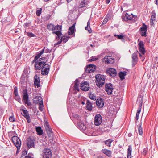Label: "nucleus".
<instances>
[{"label":"nucleus","mask_w":158,"mask_h":158,"mask_svg":"<svg viewBox=\"0 0 158 158\" xmlns=\"http://www.w3.org/2000/svg\"><path fill=\"white\" fill-rule=\"evenodd\" d=\"M122 18L123 21H127L128 20H132L134 21L137 19V16L133 15L132 14H129L127 13H123L122 15Z\"/></svg>","instance_id":"1"},{"label":"nucleus","mask_w":158,"mask_h":158,"mask_svg":"<svg viewBox=\"0 0 158 158\" xmlns=\"http://www.w3.org/2000/svg\"><path fill=\"white\" fill-rule=\"evenodd\" d=\"M96 84L99 87H101L104 84V81L106 79V77L104 75L99 74L96 76Z\"/></svg>","instance_id":"2"},{"label":"nucleus","mask_w":158,"mask_h":158,"mask_svg":"<svg viewBox=\"0 0 158 158\" xmlns=\"http://www.w3.org/2000/svg\"><path fill=\"white\" fill-rule=\"evenodd\" d=\"M23 95V99L25 104L29 106L31 105V103L28 101V95L27 94V91L26 89H24L22 92Z\"/></svg>","instance_id":"3"},{"label":"nucleus","mask_w":158,"mask_h":158,"mask_svg":"<svg viewBox=\"0 0 158 158\" xmlns=\"http://www.w3.org/2000/svg\"><path fill=\"white\" fill-rule=\"evenodd\" d=\"M46 62L44 61H41L38 60L35 64V69L36 70H39L42 69L44 65L45 64Z\"/></svg>","instance_id":"4"},{"label":"nucleus","mask_w":158,"mask_h":158,"mask_svg":"<svg viewBox=\"0 0 158 158\" xmlns=\"http://www.w3.org/2000/svg\"><path fill=\"white\" fill-rule=\"evenodd\" d=\"M113 89V85L112 84L109 83L105 84V90L108 95H111Z\"/></svg>","instance_id":"5"},{"label":"nucleus","mask_w":158,"mask_h":158,"mask_svg":"<svg viewBox=\"0 0 158 158\" xmlns=\"http://www.w3.org/2000/svg\"><path fill=\"white\" fill-rule=\"evenodd\" d=\"M12 140L17 148H19L21 145V142L19 139L16 136H13L12 138Z\"/></svg>","instance_id":"6"},{"label":"nucleus","mask_w":158,"mask_h":158,"mask_svg":"<svg viewBox=\"0 0 158 158\" xmlns=\"http://www.w3.org/2000/svg\"><path fill=\"white\" fill-rule=\"evenodd\" d=\"M50 66L48 64H46L44 65L41 71V74L43 75H46L49 73Z\"/></svg>","instance_id":"7"},{"label":"nucleus","mask_w":158,"mask_h":158,"mask_svg":"<svg viewBox=\"0 0 158 158\" xmlns=\"http://www.w3.org/2000/svg\"><path fill=\"white\" fill-rule=\"evenodd\" d=\"M27 145L28 148H30L32 147H34L35 140L33 137H29L27 138Z\"/></svg>","instance_id":"8"},{"label":"nucleus","mask_w":158,"mask_h":158,"mask_svg":"<svg viewBox=\"0 0 158 158\" xmlns=\"http://www.w3.org/2000/svg\"><path fill=\"white\" fill-rule=\"evenodd\" d=\"M80 87L82 90L85 91H88L89 89V83L87 81L82 82L81 83Z\"/></svg>","instance_id":"9"},{"label":"nucleus","mask_w":158,"mask_h":158,"mask_svg":"<svg viewBox=\"0 0 158 158\" xmlns=\"http://www.w3.org/2000/svg\"><path fill=\"white\" fill-rule=\"evenodd\" d=\"M102 119L101 115L99 114H96L95 117L94 124L96 126H99L102 122Z\"/></svg>","instance_id":"10"},{"label":"nucleus","mask_w":158,"mask_h":158,"mask_svg":"<svg viewBox=\"0 0 158 158\" xmlns=\"http://www.w3.org/2000/svg\"><path fill=\"white\" fill-rule=\"evenodd\" d=\"M43 158H51L52 152L49 149H46L44 150L43 153Z\"/></svg>","instance_id":"11"},{"label":"nucleus","mask_w":158,"mask_h":158,"mask_svg":"<svg viewBox=\"0 0 158 158\" xmlns=\"http://www.w3.org/2000/svg\"><path fill=\"white\" fill-rule=\"evenodd\" d=\"M33 100V102L35 104H39L40 106H43V99L39 96H36Z\"/></svg>","instance_id":"12"},{"label":"nucleus","mask_w":158,"mask_h":158,"mask_svg":"<svg viewBox=\"0 0 158 158\" xmlns=\"http://www.w3.org/2000/svg\"><path fill=\"white\" fill-rule=\"evenodd\" d=\"M139 53L138 51L132 54V65L134 66L137 63L138 61V54Z\"/></svg>","instance_id":"13"},{"label":"nucleus","mask_w":158,"mask_h":158,"mask_svg":"<svg viewBox=\"0 0 158 158\" xmlns=\"http://www.w3.org/2000/svg\"><path fill=\"white\" fill-rule=\"evenodd\" d=\"M27 153L26 150L23 151L20 158H33V154L30 153L27 155Z\"/></svg>","instance_id":"14"},{"label":"nucleus","mask_w":158,"mask_h":158,"mask_svg":"<svg viewBox=\"0 0 158 158\" xmlns=\"http://www.w3.org/2000/svg\"><path fill=\"white\" fill-rule=\"evenodd\" d=\"M106 73L112 77H114L116 75L117 72L114 69L110 68L107 70Z\"/></svg>","instance_id":"15"},{"label":"nucleus","mask_w":158,"mask_h":158,"mask_svg":"<svg viewBox=\"0 0 158 158\" xmlns=\"http://www.w3.org/2000/svg\"><path fill=\"white\" fill-rule=\"evenodd\" d=\"M96 103L98 108H101L104 106V101L101 98H98L96 100Z\"/></svg>","instance_id":"16"},{"label":"nucleus","mask_w":158,"mask_h":158,"mask_svg":"<svg viewBox=\"0 0 158 158\" xmlns=\"http://www.w3.org/2000/svg\"><path fill=\"white\" fill-rule=\"evenodd\" d=\"M34 85L36 86L37 88L40 87V77L37 75H35L34 78Z\"/></svg>","instance_id":"17"},{"label":"nucleus","mask_w":158,"mask_h":158,"mask_svg":"<svg viewBox=\"0 0 158 158\" xmlns=\"http://www.w3.org/2000/svg\"><path fill=\"white\" fill-rule=\"evenodd\" d=\"M110 56H105L103 58V61L106 62L107 64H112L114 62V60L113 59L110 58Z\"/></svg>","instance_id":"18"},{"label":"nucleus","mask_w":158,"mask_h":158,"mask_svg":"<svg viewBox=\"0 0 158 158\" xmlns=\"http://www.w3.org/2000/svg\"><path fill=\"white\" fill-rule=\"evenodd\" d=\"M75 28V25L73 24L72 26L70 27L69 29V31L68 34L69 35H72L74 32V30Z\"/></svg>","instance_id":"19"},{"label":"nucleus","mask_w":158,"mask_h":158,"mask_svg":"<svg viewBox=\"0 0 158 158\" xmlns=\"http://www.w3.org/2000/svg\"><path fill=\"white\" fill-rule=\"evenodd\" d=\"M86 107L88 110L91 111L92 109L93 103L90 102L89 100H87L86 102Z\"/></svg>","instance_id":"20"},{"label":"nucleus","mask_w":158,"mask_h":158,"mask_svg":"<svg viewBox=\"0 0 158 158\" xmlns=\"http://www.w3.org/2000/svg\"><path fill=\"white\" fill-rule=\"evenodd\" d=\"M156 14L155 12L153 11L152 13V15L150 19L151 25H152L154 24L153 21H155Z\"/></svg>","instance_id":"21"},{"label":"nucleus","mask_w":158,"mask_h":158,"mask_svg":"<svg viewBox=\"0 0 158 158\" xmlns=\"http://www.w3.org/2000/svg\"><path fill=\"white\" fill-rule=\"evenodd\" d=\"M102 152L105 154L107 156L110 157L112 155V152L111 151L106 149H104L102 150Z\"/></svg>","instance_id":"22"},{"label":"nucleus","mask_w":158,"mask_h":158,"mask_svg":"<svg viewBox=\"0 0 158 158\" xmlns=\"http://www.w3.org/2000/svg\"><path fill=\"white\" fill-rule=\"evenodd\" d=\"M127 72L126 71H120L119 73V76L121 80H122L125 78V76L126 75Z\"/></svg>","instance_id":"23"},{"label":"nucleus","mask_w":158,"mask_h":158,"mask_svg":"<svg viewBox=\"0 0 158 158\" xmlns=\"http://www.w3.org/2000/svg\"><path fill=\"white\" fill-rule=\"evenodd\" d=\"M132 146L130 145L127 149V158H131Z\"/></svg>","instance_id":"24"},{"label":"nucleus","mask_w":158,"mask_h":158,"mask_svg":"<svg viewBox=\"0 0 158 158\" xmlns=\"http://www.w3.org/2000/svg\"><path fill=\"white\" fill-rule=\"evenodd\" d=\"M53 34H56L57 36H56V39L57 40H59L62 35L61 32L59 31H56L55 32H52Z\"/></svg>","instance_id":"25"},{"label":"nucleus","mask_w":158,"mask_h":158,"mask_svg":"<svg viewBox=\"0 0 158 158\" xmlns=\"http://www.w3.org/2000/svg\"><path fill=\"white\" fill-rule=\"evenodd\" d=\"M36 131L38 135H40L43 134V131L40 127H35Z\"/></svg>","instance_id":"26"},{"label":"nucleus","mask_w":158,"mask_h":158,"mask_svg":"<svg viewBox=\"0 0 158 158\" xmlns=\"http://www.w3.org/2000/svg\"><path fill=\"white\" fill-rule=\"evenodd\" d=\"M21 110L23 112V113H22V114L25 118H27V117H28L29 116L28 111L27 110H25L23 109H22Z\"/></svg>","instance_id":"27"},{"label":"nucleus","mask_w":158,"mask_h":158,"mask_svg":"<svg viewBox=\"0 0 158 158\" xmlns=\"http://www.w3.org/2000/svg\"><path fill=\"white\" fill-rule=\"evenodd\" d=\"M62 25H57V26H54L53 31H59L61 32L62 31Z\"/></svg>","instance_id":"28"},{"label":"nucleus","mask_w":158,"mask_h":158,"mask_svg":"<svg viewBox=\"0 0 158 158\" xmlns=\"http://www.w3.org/2000/svg\"><path fill=\"white\" fill-rule=\"evenodd\" d=\"M45 48L44 47L40 52H38V53L35 57L36 58L38 59L41 56V55L44 52Z\"/></svg>","instance_id":"29"},{"label":"nucleus","mask_w":158,"mask_h":158,"mask_svg":"<svg viewBox=\"0 0 158 158\" xmlns=\"http://www.w3.org/2000/svg\"><path fill=\"white\" fill-rule=\"evenodd\" d=\"M54 25L52 23H50L47 25V28L49 30L52 31V32H55L56 31H53L54 28Z\"/></svg>","instance_id":"30"},{"label":"nucleus","mask_w":158,"mask_h":158,"mask_svg":"<svg viewBox=\"0 0 158 158\" xmlns=\"http://www.w3.org/2000/svg\"><path fill=\"white\" fill-rule=\"evenodd\" d=\"M114 35L115 37H117L118 39L121 40L122 41H123L124 40V36L123 35L122 33H121L119 35H117L114 34Z\"/></svg>","instance_id":"31"},{"label":"nucleus","mask_w":158,"mask_h":158,"mask_svg":"<svg viewBox=\"0 0 158 158\" xmlns=\"http://www.w3.org/2000/svg\"><path fill=\"white\" fill-rule=\"evenodd\" d=\"M90 67H89L88 65L86 66L85 71L86 73H91L93 72L94 71V69H91Z\"/></svg>","instance_id":"32"},{"label":"nucleus","mask_w":158,"mask_h":158,"mask_svg":"<svg viewBox=\"0 0 158 158\" xmlns=\"http://www.w3.org/2000/svg\"><path fill=\"white\" fill-rule=\"evenodd\" d=\"M87 0H84L81 1L80 4L79 5V6L80 8H82L85 6V5H87Z\"/></svg>","instance_id":"33"},{"label":"nucleus","mask_w":158,"mask_h":158,"mask_svg":"<svg viewBox=\"0 0 158 158\" xmlns=\"http://www.w3.org/2000/svg\"><path fill=\"white\" fill-rule=\"evenodd\" d=\"M75 83L74 84V89L75 90L79 91V84H78L79 82L78 80L77 79H76L75 81Z\"/></svg>","instance_id":"34"},{"label":"nucleus","mask_w":158,"mask_h":158,"mask_svg":"<svg viewBox=\"0 0 158 158\" xmlns=\"http://www.w3.org/2000/svg\"><path fill=\"white\" fill-rule=\"evenodd\" d=\"M142 123H141L138 125V132L139 134L140 135H142L143 134V129L141 127Z\"/></svg>","instance_id":"35"},{"label":"nucleus","mask_w":158,"mask_h":158,"mask_svg":"<svg viewBox=\"0 0 158 158\" xmlns=\"http://www.w3.org/2000/svg\"><path fill=\"white\" fill-rule=\"evenodd\" d=\"M147 26L144 23H143L142 26L140 28V31H147Z\"/></svg>","instance_id":"36"},{"label":"nucleus","mask_w":158,"mask_h":158,"mask_svg":"<svg viewBox=\"0 0 158 158\" xmlns=\"http://www.w3.org/2000/svg\"><path fill=\"white\" fill-rule=\"evenodd\" d=\"M89 97L90 99L93 100L95 101L97 99L94 94H92L91 93L89 94Z\"/></svg>","instance_id":"37"},{"label":"nucleus","mask_w":158,"mask_h":158,"mask_svg":"<svg viewBox=\"0 0 158 158\" xmlns=\"http://www.w3.org/2000/svg\"><path fill=\"white\" fill-rule=\"evenodd\" d=\"M138 99H139V100H140V101L139 102H140V103L139 105V108L138 109L141 110L143 102V99L141 97H139Z\"/></svg>","instance_id":"38"},{"label":"nucleus","mask_w":158,"mask_h":158,"mask_svg":"<svg viewBox=\"0 0 158 158\" xmlns=\"http://www.w3.org/2000/svg\"><path fill=\"white\" fill-rule=\"evenodd\" d=\"M112 140L110 139L108 140H106L105 141V144L107 146L110 147V146L111 143L112 142Z\"/></svg>","instance_id":"39"},{"label":"nucleus","mask_w":158,"mask_h":158,"mask_svg":"<svg viewBox=\"0 0 158 158\" xmlns=\"http://www.w3.org/2000/svg\"><path fill=\"white\" fill-rule=\"evenodd\" d=\"M79 129L82 131H85L86 128V126L84 125L83 124L81 123L80 124V126H79Z\"/></svg>","instance_id":"40"},{"label":"nucleus","mask_w":158,"mask_h":158,"mask_svg":"<svg viewBox=\"0 0 158 158\" xmlns=\"http://www.w3.org/2000/svg\"><path fill=\"white\" fill-rule=\"evenodd\" d=\"M138 46L139 48H144L143 42L142 41H140L138 44Z\"/></svg>","instance_id":"41"},{"label":"nucleus","mask_w":158,"mask_h":158,"mask_svg":"<svg viewBox=\"0 0 158 158\" xmlns=\"http://www.w3.org/2000/svg\"><path fill=\"white\" fill-rule=\"evenodd\" d=\"M60 40H61L62 42L63 41V43H65L68 40V38H66L65 36H62L61 37Z\"/></svg>","instance_id":"42"},{"label":"nucleus","mask_w":158,"mask_h":158,"mask_svg":"<svg viewBox=\"0 0 158 158\" xmlns=\"http://www.w3.org/2000/svg\"><path fill=\"white\" fill-rule=\"evenodd\" d=\"M27 35L29 37H35V35L31 32H27Z\"/></svg>","instance_id":"43"},{"label":"nucleus","mask_w":158,"mask_h":158,"mask_svg":"<svg viewBox=\"0 0 158 158\" xmlns=\"http://www.w3.org/2000/svg\"><path fill=\"white\" fill-rule=\"evenodd\" d=\"M15 100H17L19 102L21 103V99L20 98V97L17 95V96H15Z\"/></svg>","instance_id":"44"},{"label":"nucleus","mask_w":158,"mask_h":158,"mask_svg":"<svg viewBox=\"0 0 158 158\" xmlns=\"http://www.w3.org/2000/svg\"><path fill=\"white\" fill-rule=\"evenodd\" d=\"M139 50L140 52L143 54H144L145 53V51L144 48H139Z\"/></svg>","instance_id":"45"},{"label":"nucleus","mask_w":158,"mask_h":158,"mask_svg":"<svg viewBox=\"0 0 158 158\" xmlns=\"http://www.w3.org/2000/svg\"><path fill=\"white\" fill-rule=\"evenodd\" d=\"M14 94L15 96H17V95H18V89L16 87H15L14 88Z\"/></svg>","instance_id":"46"},{"label":"nucleus","mask_w":158,"mask_h":158,"mask_svg":"<svg viewBox=\"0 0 158 158\" xmlns=\"http://www.w3.org/2000/svg\"><path fill=\"white\" fill-rule=\"evenodd\" d=\"M42 9L40 8L39 10H38L36 11V14L37 16H40L41 13Z\"/></svg>","instance_id":"47"},{"label":"nucleus","mask_w":158,"mask_h":158,"mask_svg":"<svg viewBox=\"0 0 158 158\" xmlns=\"http://www.w3.org/2000/svg\"><path fill=\"white\" fill-rule=\"evenodd\" d=\"M141 35L142 36L146 37L147 36V31H140Z\"/></svg>","instance_id":"48"},{"label":"nucleus","mask_w":158,"mask_h":158,"mask_svg":"<svg viewBox=\"0 0 158 158\" xmlns=\"http://www.w3.org/2000/svg\"><path fill=\"white\" fill-rule=\"evenodd\" d=\"M9 120L11 122H14L15 120V118L13 116H11L9 118Z\"/></svg>","instance_id":"49"},{"label":"nucleus","mask_w":158,"mask_h":158,"mask_svg":"<svg viewBox=\"0 0 158 158\" xmlns=\"http://www.w3.org/2000/svg\"><path fill=\"white\" fill-rule=\"evenodd\" d=\"M89 67H90L91 69H94L95 70L96 66L93 64H89L88 65Z\"/></svg>","instance_id":"50"},{"label":"nucleus","mask_w":158,"mask_h":158,"mask_svg":"<svg viewBox=\"0 0 158 158\" xmlns=\"http://www.w3.org/2000/svg\"><path fill=\"white\" fill-rule=\"evenodd\" d=\"M31 23H25L24 24V27H28L30 26L31 25Z\"/></svg>","instance_id":"51"},{"label":"nucleus","mask_w":158,"mask_h":158,"mask_svg":"<svg viewBox=\"0 0 158 158\" xmlns=\"http://www.w3.org/2000/svg\"><path fill=\"white\" fill-rule=\"evenodd\" d=\"M46 130L48 132H49V133H51L52 131V129H51V128H50V127H49L48 128H46Z\"/></svg>","instance_id":"52"},{"label":"nucleus","mask_w":158,"mask_h":158,"mask_svg":"<svg viewBox=\"0 0 158 158\" xmlns=\"http://www.w3.org/2000/svg\"><path fill=\"white\" fill-rule=\"evenodd\" d=\"M89 27H88V26L85 27V29L86 30H88V32H89V33H91L92 32L90 28V30H89Z\"/></svg>","instance_id":"53"},{"label":"nucleus","mask_w":158,"mask_h":158,"mask_svg":"<svg viewBox=\"0 0 158 158\" xmlns=\"http://www.w3.org/2000/svg\"><path fill=\"white\" fill-rule=\"evenodd\" d=\"M45 57H42L41 58H39L38 60H40L42 61H44V62H46L47 61L46 60V61L45 60Z\"/></svg>","instance_id":"54"},{"label":"nucleus","mask_w":158,"mask_h":158,"mask_svg":"<svg viewBox=\"0 0 158 158\" xmlns=\"http://www.w3.org/2000/svg\"><path fill=\"white\" fill-rule=\"evenodd\" d=\"M45 129L48 128L49 127H50V126L49 125V124L48 122H46L45 123Z\"/></svg>","instance_id":"55"},{"label":"nucleus","mask_w":158,"mask_h":158,"mask_svg":"<svg viewBox=\"0 0 158 158\" xmlns=\"http://www.w3.org/2000/svg\"><path fill=\"white\" fill-rule=\"evenodd\" d=\"M52 51V49H49L48 48H47L45 50V52L46 53H48V52H50Z\"/></svg>","instance_id":"56"},{"label":"nucleus","mask_w":158,"mask_h":158,"mask_svg":"<svg viewBox=\"0 0 158 158\" xmlns=\"http://www.w3.org/2000/svg\"><path fill=\"white\" fill-rule=\"evenodd\" d=\"M27 120V122L28 123H30L31 122V119H30V116L28 117H27V118H25Z\"/></svg>","instance_id":"57"},{"label":"nucleus","mask_w":158,"mask_h":158,"mask_svg":"<svg viewBox=\"0 0 158 158\" xmlns=\"http://www.w3.org/2000/svg\"><path fill=\"white\" fill-rule=\"evenodd\" d=\"M62 42V40H60L58 41V42H57V43L55 44H54V46H56V45H58V44H60Z\"/></svg>","instance_id":"58"},{"label":"nucleus","mask_w":158,"mask_h":158,"mask_svg":"<svg viewBox=\"0 0 158 158\" xmlns=\"http://www.w3.org/2000/svg\"><path fill=\"white\" fill-rule=\"evenodd\" d=\"M108 21V19L107 18H105L102 22V24H104L106 23Z\"/></svg>","instance_id":"59"},{"label":"nucleus","mask_w":158,"mask_h":158,"mask_svg":"<svg viewBox=\"0 0 158 158\" xmlns=\"http://www.w3.org/2000/svg\"><path fill=\"white\" fill-rule=\"evenodd\" d=\"M139 114L136 113L135 119L137 120H138V119Z\"/></svg>","instance_id":"60"},{"label":"nucleus","mask_w":158,"mask_h":158,"mask_svg":"<svg viewBox=\"0 0 158 158\" xmlns=\"http://www.w3.org/2000/svg\"><path fill=\"white\" fill-rule=\"evenodd\" d=\"M38 60V59L36 58V57H35L34 60L32 61V63H33L34 62L35 63V62H36Z\"/></svg>","instance_id":"61"},{"label":"nucleus","mask_w":158,"mask_h":158,"mask_svg":"<svg viewBox=\"0 0 158 158\" xmlns=\"http://www.w3.org/2000/svg\"><path fill=\"white\" fill-rule=\"evenodd\" d=\"M115 40V38H114L113 37H111V39H109V41L110 42L112 41H114Z\"/></svg>","instance_id":"62"},{"label":"nucleus","mask_w":158,"mask_h":158,"mask_svg":"<svg viewBox=\"0 0 158 158\" xmlns=\"http://www.w3.org/2000/svg\"><path fill=\"white\" fill-rule=\"evenodd\" d=\"M90 21L89 20L87 23V26L89 27V28H90Z\"/></svg>","instance_id":"63"},{"label":"nucleus","mask_w":158,"mask_h":158,"mask_svg":"<svg viewBox=\"0 0 158 158\" xmlns=\"http://www.w3.org/2000/svg\"><path fill=\"white\" fill-rule=\"evenodd\" d=\"M146 152H147L146 150L145 149H144L143 152V154L144 155H145L146 154Z\"/></svg>","instance_id":"64"}]
</instances>
